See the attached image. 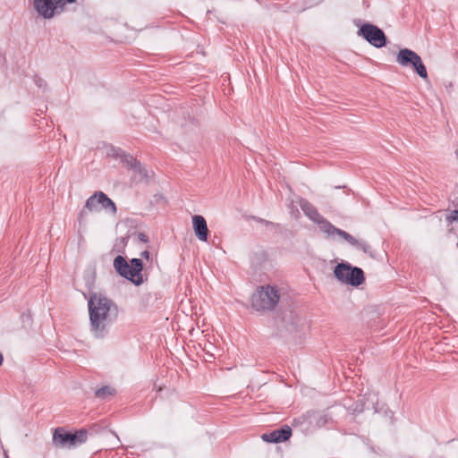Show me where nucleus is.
I'll use <instances>...</instances> for the list:
<instances>
[{"label":"nucleus","mask_w":458,"mask_h":458,"mask_svg":"<svg viewBox=\"0 0 458 458\" xmlns=\"http://www.w3.org/2000/svg\"><path fill=\"white\" fill-rule=\"evenodd\" d=\"M85 208L89 211L103 209L112 215H114L117 211L115 203L103 191H97L90 196L85 203Z\"/></svg>","instance_id":"obj_9"},{"label":"nucleus","mask_w":458,"mask_h":458,"mask_svg":"<svg viewBox=\"0 0 458 458\" xmlns=\"http://www.w3.org/2000/svg\"><path fill=\"white\" fill-rule=\"evenodd\" d=\"M335 276L340 282L352 286H360L364 282V273L361 268L352 267L349 263H339L334 270Z\"/></svg>","instance_id":"obj_5"},{"label":"nucleus","mask_w":458,"mask_h":458,"mask_svg":"<svg viewBox=\"0 0 458 458\" xmlns=\"http://www.w3.org/2000/svg\"><path fill=\"white\" fill-rule=\"evenodd\" d=\"M292 435V429L288 426H284L279 429L273 430L269 433H265L262 435V439L268 443H280L284 442Z\"/></svg>","instance_id":"obj_13"},{"label":"nucleus","mask_w":458,"mask_h":458,"mask_svg":"<svg viewBox=\"0 0 458 458\" xmlns=\"http://www.w3.org/2000/svg\"><path fill=\"white\" fill-rule=\"evenodd\" d=\"M4 458H10L7 452L4 450Z\"/></svg>","instance_id":"obj_25"},{"label":"nucleus","mask_w":458,"mask_h":458,"mask_svg":"<svg viewBox=\"0 0 458 458\" xmlns=\"http://www.w3.org/2000/svg\"><path fill=\"white\" fill-rule=\"evenodd\" d=\"M359 35L362 36L370 45L377 48L386 45V37L384 31L376 25L370 23L363 24L359 30Z\"/></svg>","instance_id":"obj_10"},{"label":"nucleus","mask_w":458,"mask_h":458,"mask_svg":"<svg viewBox=\"0 0 458 458\" xmlns=\"http://www.w3.org/2000/svg\"><path fill=\"white\" fill-rule=\"evenodd\" d=\"M137 165H135L131 169L135 179H137L140 182L148 181L150 178L148 171L146 169L144 165L140 164V162H138Z\"/></svg>","instance_id":"obj_15"},{"label":"nucleus","mask_w":458,"mask_h":458,"mask_svg":"<svg viewBox=\"0 0 458 458\" xmlns=\"http://www.w3.org/2000/svg\"><path fill=\"white\" fill-rule=\"evenodd\" d=\"M141 257L146 259H149V252H148V250H143L141 252Z\"/></svg>","instance_id":"obj_24"},{"label":"nucleus","mask_w":458,"mask_h":458,"mask_svg":"<svg viewBox=\"0 0 458 458\" xmlns=\"http://www.w3.org/2000/svg\"><path fill=\"white\" fill-rule=\"evenodd\" d=\"M298 203L305 216L318 225L320 232L323 233L326 237L334 225L322 216L316 207L307 199L300 198Z\"/></svg>","instance_id":"obj_8"},{"label":"nucleus","mask_w":458,"mask_h":458,"mask_svg":"<svg viewBox=\"0 0 458 458\" xmlns=\"http://www.w3.org/2000/svg\"><path fill=\"white\" fill-rule=\"evenodd\" d=\"M454 209L449 210L448 214L445 216V221L448 225H451L454 222H458V204L455 205L453 202Z\"/></svg>","instance_id":"obj_17"},{"label":"nucleus","mask_w":458,"mask_h":458,"mask_svg":"<svg viewBox=\"0 0 458 458\" xmlns=\"http://www.w3.org/2000/svg\"><path fill=\"white\" fill-rule=\"evenodd\" d=\"M123 150H122L121 148H114V147H111L109 151H108V155L109 156H112L115 158H119L121 159L122 158V156L123 154Z\"/></svg>","instance_id":"obj_20"},{"label":"nucleus","mask_w":458,"mask_h":458,"mask_svg":"<svg viewBox=\"0 0 458 458\" xmlns=\"http://www.w3.org/2000/svg\"><path fill=\"white\" fill-rule=\"evenodd\" d=\"M121 160L130 168L132 169L135 165H138L139 162L136 158H134L131 155L123 152Z\"/></svg>","instance_id":"obj_19"},{"label":"nucleus","mask_w":458,"mask_h":458,"mask_svg":"<svg viewBox=\"0 0 458 458\" xmlns=\"http://www.w3.org/2000/svg\"><path fill=\"white\" fill-rule=\"evenodd\" d=\"M192 224L197 238L199 241L207 242L208 229L205 218L200 215H195L192 216Z\"/></svg>","instance_id":"obj_14"},{"label":"nucleus","mask_w":458,"mask_h":458,"mask_svg":"<svg viewBox=\"0 0 458 458\" xmlns=\"http://www.w3.org/2000/svg\"><path fill=\"white\" fill-rule=\"evenodd\" d=\"M396 62L403 67H413L417 74L423 79L428 77L427 69L422 63L420 56L416 52L409 48H403L398 52L396 55Z\"/></svg>","instance_id":"obj_7"},{"label":"nucleus","mask_w":458,"mask_h":458,"mask_svg":"<svg viewBox=\"0 0 458 458\" xmlns=\"http://www.w3.org/2000/svg\"><path fill=\"white\" fill-rule=\"evenodd\" d=\"M87 438L88 432L85 429L72 433L57 428L53 434V444L58 448H72L85 443Z\"/></svg>","instance_id":"obj_4"},{"label":"nucleus","mask_w":458,"mask_h":458,"mask_svg":"<svg viewBox=\"0 0 458 458\" xmlns=\"http://www.w3.org/2000/svg\"><path fill=\"white\" fill-rule=\"evenodd\" d=\"M378 398L377 394L369 393L365 394L362 400H359L354 403L353 406L348 407L352 412L360 413L364 410H373L375 412H378L381 409L377 407Z\"/></svg>","instance_id":"obj_11"},{"label":"nucleus","mask_w":458,"mask_h":458,"mask_svg":"<svg viewBox=\"0 0 458 458\" xmlns=\"http://www.w3.org/2000/svg\"><path fill=\"white\" fill-rule=\"evenodd\" d=\"M280 298V290L276 285H261L259 286L251 295V307L260 313L271 311L275 310Z\"/></svg>","instance_id":"obj_2"},{"label":"nucleus","mask_w":458,"mask_h":458,"mask_svg":"<svg viewBox=\"0 0 458 458\" xmlns=\"http://www.w3.org/2000/svg\"><path fill=\"white\" fill-rule=\"evenodd\" d=\"M137 237H138L139 241H140L142 242H148V237L143 233H140Z\"/></svg>","instance_id":"obj_22"},{"label":"nucleus","mask_w":458,"mask_h":458,"mask_svg":"<svg viewBox=\"0 0 458 458\" xmlns=\"http://www.w3.org/2000/svg\"><path fill=\"white\" fill-rule=\"evenodd\" d=\"M75 2H76V0H57V4H59V7H60L61 10H62V7H63V3L73 4Z\"/></svg>","instance_id":"obj_23"},{"label":"nucleus","mask_w":458,"mask_h":458,"mask_svg":"<svg viewBox=\"0 0 458 458\" xmlns=\"http://www.w3.org/2000/svg\"><path fill=\"white\" fill-rule=\"evenodd\" d=\"M267 260V253L265 251H259L252 257L251 262L256 267H262L263 262Z\"/></svg>","instance_id":"obj_18"},{"label":"nucleus","mask_w":458,"mask_h":458,"mask_svg":"<svg viewBox=\"0 0 458 458\" xmlns=\"http://www.w3.org/2000/svg\"><path fill=\"white\" fill-rule=\"evenodd\" d=\"M113 394H114V389L108 386H102L95 392L96 397L99 399H106Z\"/></svg>","instance_id":"obj_16"},{"label":"nucleus","mask_w":458,"mask_h":458,"mask_svg":"<svg viewBox=\"0 0 458 458\" xmlns=\"http://www.w3.org/2000/svg\"><path fill=\"white\" fill-rule=\"evenodd\" d=\"M288 208L290 209V213L292 216L294 218H298L300 216V212L297 208V207L294 206V200H291L290 203H288Z\"/></svg>","instance_id":"obj_21"},{"label":"nucleus","mask_w":458,"mask_h":458,"mask_svg":"<svg viewBox=\"0 0 458 458\" xmlns=\"http://www.w3.org/2000/svg\"><path fill=\"white\" fill-rule=\"evenodd\" d=\"M326 238L327 240L338 242H345L357 250L362 251L365 254L371 253V246L368 243L367 241L356 238L349 233L335 227V225L331 228Z\"/></svg>","instance_id":"obj_6"},{"label":"nucleus","mask_w":458,"mask_h":458,"mask_svg":"<svg viewBox=\"0 0 458 458\" xmlns=\"http://www.w3.org/2000/svg\"><path fill=\"white\" fill-rule=\"evenodd\" d=\"M34 8L44 19H51L60 9L57 0H33Z\"/></svg>","instance_id":"obj_12"},{"label":"nucleus","mask_w":458,"mask_h":458,"mask_svg":"<svg viewBox=\"0 0 458 458\" xmlns=\"http://www.w3.org/2000/svg\"><path fill=\"white\" fill-rule=\"evenodd\" d=\"M90 332L95 338L106 337L118 317V307L100 293H92L88 300Z\"/></svg>","instance_id":"obj_1"},{"label":"nucleus","mask_w":458,"mask_h":458,"mask_svg":"<svg viewBox=\"0 0 458 458\" xmlns=\"http://www.w3.org/2000/svg\"><path fill=\"white\" fill-rule=\"evenodd\" d=\"M114 267L121 276L130 280L135 285L143 284L141 274L143 263L140 259H131L129 264L123 256L118 255L114 260Z\"/></svg>","instance_id":"obj_3"}]
</instances>
